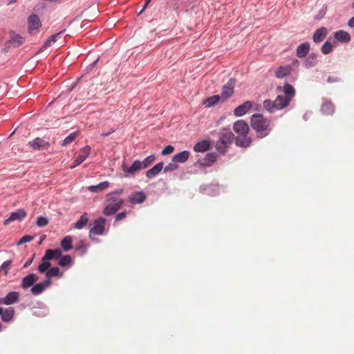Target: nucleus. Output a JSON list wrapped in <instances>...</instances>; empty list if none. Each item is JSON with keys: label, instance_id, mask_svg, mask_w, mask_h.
Instances as JSON below:
<instances>
[{"label": "nucleus", "instance_id": "f257e3e1", "mask_svg": "<svg viewBox=\"0 0 354 354\" xmlns=\"http://www.w3.org/2000/svg\"><path fill=\"white\" fill-rule=\"evenodd\" d=\"M283 91L284 95H278L274 100H266L263 101V106L268 112L274 113L276 111L286 108L290 104L295 94L293 86L289 84H285Z\"/></svg>", "mask_w": 354, "mask_h": 354}, {"label": "nucleus", "instance_id": "f03ea898", "mask_svg": "<svg viewBox=\"0 0 354 354\" xmlns=\"http://www.w3.org/2000/svg\"><path fill=\"white\" fill-rule=\"evenodd\" d=\"M250 125L259 138L266 137L272 131L270 119L264 117L262 114L252 115L250 119Z\"/></svg>", "mask_w": 354, "mask_h": 354}, {"label": "nucleus", "instance_id": "7ed1b4c3", "mask_svg": "<svg viewBox=\"0 0 354 354\" xmlns=\"http://www.w3.org/2000/svg\"><path fill=\"white\" fill-rule=\"evenodd\" d=\"M105 207L103 214L111 216L115 214L123 205L124 200L120 197L114 196L113 194H107L104 201Z\"/></svg>", "mask_w": 354, "mask_h": 354}, {"label": "nucleus", "instance_id": "20e7f679", "mask_svg": "<svg viewBox=\"0 0 354 354\" xmlns=\"http://www.w3.org/2000/svg\"><path fill=\"white\" fill-rule=\"evenodd\" d=\"M234 140V134L227 129H223L219 136V138L216 143V150L220 153H224L226 148Z\"/></svg>", "mask_w": 354, "mask_h": 354}, {"label": "nucleus", "instance_id": "39448f33", "mask_svg": "<svg viewBox=\"0 0 354 354\" xmlns=\"http://www.w3.org/2000/svg\"><path fill=\"white\" fill-rule=\"evenodd\" d=\"M28 145L35 151L48 149L49 147V142L44 138H35L28 142Z\"/></svg>", "mask_w": 354, "mask_h": 354}, {"label": "nucleus", "instance_id": "423d86ee", "mask_svg": "<svg viewBox=\"0 0 354 354\" xmlns=\"http://www.w3.org/2000/svg\"><path fill=\"white\" fill-rule=\"evenodd\" d=\"M122 169L124 172V176L128 177L129 176H133L139 170L142 169L141 167L140 160H135L131 166L129 167L126 165V163L123 162L122 165Z\"/></svg>", "mask_w": 354, "mask_h": 354}, {"label": "nucleus", "instance_id": "0eeeda50", "mask_svg": "<svg viewBox=\"0 0 354 354\" xmlns=\"http://www.w3.org/2000/svg\"><path fill=\"white\" fill-rule=\"evenodd\" d=\"M235 85V80L233 79H230L228 82L223 86L221 97L222 98V102H224L234 93V88Z\"/></svg>", "mask_w": 354, "mask_h": 354}, {"label": "nucleus", "instance_id": "6e6552de", "mask_svg": "<svg viewBox=\"0 0 354 354\" xmlns=\"http://www.w3.org/2000/svg\"><path fill=\"white\" fill-rule=\"evenodd\" d=\"M233 129L239 136H246L249 131V126L244 120H238L234 123Z\"/></svg>", "mask_w": 354, "mask_h": 354}, {"label": "nucleus", "instance_id": "1a4fd4ad", "mask_svg": "<svg viewBox=\"0 0 354 354\" xmlns=\"http://www.w3.org/2000/svg\"><path fill=\"white\" fill-rule=\"evenodd\" d=\"M146 194L142 192H134L128 197V201L132 205L141 204L145 201Z\"/></svg>", "mask_w": 354, "mask_h": 354}, {"label": "nucleus", "instance_id": "9d476101", "mask_svg": "<svg viewBox=\"0 0 354 354\" xmlns=\"http://www.w3.org/2000/svg\"><path fill=\"white\" fill-rule=\"evenodd\" d=\"M105 219L102 217L97 218L93 223V227L91 229L90 233L97 235H101L104 230Z\"/></svg>", "mask_w": 354, "mask_h": 354}, {"label": "nucleus", "instance_id": "9b49d317", "mask_svg": "<svg viewBox=\"0 0 354 354\" xmlns=\"http://www.w3.org/2000/svg\"><path fill=\"white\" fill-rule=\"evenodd\" d=\"M26 216L27 213L24 209H19L10 214L9 218L5 220L4 225H7L12 221L22 220Z\"/></svg>", "mask_w": 354, "mask_h": 354}, {"label": "nucleus", "instance_id": "f8f14e48", "mask_svg": "<svg viewBox=\"0 0 354 354\" xmlns=\"http://www.w3.org/2000/svg\"><path fill=\"white\" fill-rule=\"evenodd\" d=\"M51 280H45L43 282L35 284L30 291L33 295H39L42 293L46 288L51 285Z\"/></svg>", "mask_w": 354, "mask_h": 354}, {"label": "nucleus", "instance_id": "ddd939ff", "mask_svg": "<svg viewBox=\"0 0 354 354\" xmlns=\"http://www.w3.org/2000/svg\"><path fill=\"white\" fill-rule=\"evenodd\" d=\"M39 277L34 273H31L24 277L21 280V287L23 289H27L32 287L34 283L37 281Z\"/></svg>", "mask_w": 354, "mask_h": 354}, {"label": "nucleus", "instance_id": "4468645a", "mask_svg": "<svg viewBox=\"0 0 354 354\" xmlns=\"http://www.w3.org/2000/svg\"><path fill=\"white\" fill-rule=\"evenodd\" d=\"M252 105L253 104L251 101H246L235 108L234 110V114L237 117L242 116L248 112V111L252 107Z\"/></svg>", "mask_w": 354, "mask_h": 354}, {"label": "nucleus", "instance_id": "2eb2a0df", "mask_svg": "<svg viewBox=\"0 0 354 354\" xmlns=\"http://www.w3.org/2000/svg\"><path fill=\"white\" fill-rule=\"evenodd\" d=\"M327 35V29L325 27L318 28L313 35V41L315 43H320L322 41Z\"/></svg>", "mask_w": 354, "mask_h": 354}, {"label": "nucleus", "instance_id": "dca6fc26", "mask_svg": "<svg viewBox=\"0 0 354 354\" xmlns=\"http://www.w3.org/2000/svg\"><path fill=\"white\" fill-rule=\"evenodd\" d=\"M110 186L109 181H104L96 185H91L87 187V189L93 193L102 192L108 189Z\"/></svg>", "mask_w": 354, "mask_h": 354}, {"label": "nucleus", "instance_id": "f3484780", "mask_svg": "<svg viewBox=\"0 0 354 354\" xmlns=\"http://www.w3.org/2000/svg\"><path fill=\"white\" fill-rule=\"evenodd\" d=\"M44 255L46 260L59 259L62 256V252L58 248L55 250L48 249L46 251Z\"/></svg>", "mask_w": 354, "mask_h": 354}, {"label": "nucleus", "instance_id": "a211bd4d", "mask_svg": "<svg viewBox=\"0 0 354 354\" xmlns=\"http://www.w3.org/2000/svg\"><path fill=\"white\" fill-rule=\"evenodd\" d=\"M41 26V21L36 15H30L28 18V28L30 31L38 29Z\"/></svg>", "mask_w": 354, "mask_h": 354}, {"label": "nucleus", "instance_id": "6ab92c4d", "mask_svg": "<svg viewBox=\"0 0 354 354\" xmlns=\"http://www.w3.org/2000/svg\"><path fill=\"white\" fill-rule=\"evenodd\" d=\"M310 50V44L308 42L301 44L297 48V56L303 58L307 55Z\"/></svg>", "mask_w": 354, "mask_h": 354}, {"label": "nucleus", "instance_id": "aec40b11", "mask_svg": "<svg viewBox=\"0 0 354 354\" xmlns=\"http://www.w3.org/2000/svg\"><path fill=\"white\" fill-rule=\"evenodd\" d=\"M163 162H158L155 166H153L151 169H149L146 173V176L148 178H152L156 175H158L163 169Z\"/></svg>", "mask_w": 354, "mask_h": 354}, {"label": "nucleus", "instance_id": "412c9836", "mask_svg": "<svg viewBox=\"0 0 354 354\" xmlns=\"http://www.w3.org/2000/svg\"><path fill=\"white\" fill-rule=\"evenodd\" d=\"M335 38L339 42L347 43L351 40V36L348 32L344 30H339L334 33Z\"/></svg>", "mask_w": 354, "mask_h": 354}, {"label": "nucleus", "instance_id": "4be33fe9", "mask_svg": "<svg viewBox=\"0 0 354 354\" xmlns=\"http://www.w3.org/2000/svg\"><path fill=\"white\" fill-rule=\"evenodd\" d=\"M210 142L207 140H203L198 142L194 147V150L196 152H205L209 150Z\"/></svg>", "mask_w": 354, "mask_h": 354}, {"label": "nucleus", "instance_id": "5701e85b", "mask_svg": "<svg viewBox=\"0 0 354 354\" xmlns=\"http://www.w3.org/2000/svg\"><path fill=\"white\" fill-rule=\"evenodd\" d=\"M235 142L237 146L247 147L251 144L252 140L246 136H239L236 138Z\"/></svg>", "mask_w": 354, "mask_h": 354}, {"label": "nucleus", "instance_id": "b1692460", "mask_svg": "<svg viewBox=\"0 0 354 354\" xmlns=\"http://www.w3.org/2000/svg\"><path fill=\"white\" fill-rule=\"evenodd\" d=\"M14 315H15V310L13 308L10 307V308L5 309L4 310H3L2 314L1 316V319L3 322H8L12 319Z\"/></svg>", "mask_w": 354, "mask_h": 354}, {"label": "nucleus", "instance_id": "393cba45", "mask_svg": "<svg viewBox=\"0 0 354 354\" xmlns=\"http://www.w3.org/2000/svg\"><path fill=\"white\" fill-rule=\"evenodd\" d=\"M189 156V152L188 151H181L177 154H176L173 158L172 160L174 162H180L183 163L187 160Z\"/></svg>", "mask_w": 354, "mask_h": 354}, {"label": "nucleus", "instance_id": "a878e982", "mask_svg": "<svg viewBox=\"0 0 354 354\" xmlns=\"http://www.w3.org/2000/svg\"><path fill=\"white\" fill-rule=\"evenodd\" d=\"M19 297V293L16 291L10 292L5 297L6 305H11L16 303Z\"/></svg>", "mask_w": 354, "mask_h": 354}, {"label": "nucleus", "instance_id": "bb28decb", "mask_svg": "<svg viewBox=\"0 0 354 354\" xmlns=\"http://www.w3.org/2000/svg\"><path fill=\"white\" fill-rule=\"evenodd\" d=\"M91 152V147L89 146H85L79 151V153L76 158L80 162H83L86 158L88 156Z\"/></svg>", "mask_w": 354, "mask_h": 354}, {"label": "nucleus", "instance_id": "cd10ccee", "mask_svg": "<svg viewBox=\"0 0 354 354\" xmlns=\"http://www.w3.org/2000/svg\"><path fill=\"white\" fill-rule=\"evenodd\" d=\"M321 110L325 115H332L335 111L334 104L331 102H325L323 103Z\"/></svg>", "mask_w": 354, "mask_h": 354}, {"label": "nucleus", "instance_id": "c85d7f7f", "mask_svg": "<svg viewBox=\"0 0 354 354\" xmlns=\"http://www.w3.org/2000/svg\"><path fill=\"white\" fill-rule=\"evenodd\" d=\"M291 71L290 66H279L275 73V75L277 78H283L288 75Z\"/></svg>", "mask_w": 354, "mask_h": 354}, {"label": "nucleus", "instance_id": "c756f323", "mask_svg": "<svg viewBox=\"0 0 354 354\" xmlns=\"http://www.w3.org/2000/svg\"><path fill=\"white\" fill-rule=\"evenodd\" d=\"M220 102H223L221 95H215L208 97L205 100V104L207 107H210L212 106H214V105L218 104Z\"/></svg>", "mask_w": 354, "mask_h": 354}, {"label": "nucleus", "instance_id": "7c9ffc66", "mask_svg": "<svg viewBox=\"0 0 354 354\" xmlns=\"http://www.w3.org/2000/svg\"><path fill=\"white\" fill-rule=\"evenodd\" d=\"M62 274L59 272V269L58 267H53L50 269H49L46 272V280H51V278L52 277H62Z\"/></svg>", "mask_w": 354, "mask_h": 354}, {"label": "nucleus", "instance_id": "2f4dec72", "mask_svg": "<svg viewBox=\"0 0 354 354\" xmlns=\"http://www.w3.org/2000/svg\"><path fill=\"white\" fill-rule=\"evenodd\" d=\"M88 221V217L86 213L83 214L79 220L74 224V227L77 229H82L86 226Z\"/></svg>", "mask_w": 354, "mask_h": 354}, {"label": "nucleus", "instance_id": "473e14b6", "mask_svg": "<svg viewBox=\"0 0 354 354\" xmlns=\"http://www.w3.org/2000/svg\"><path fill=\"white\" fill-rule=\"evenodd\" d=\"M24 41V38L19 35H13L9 40V43L12 44L14 47H18Z\"/></svg>", "mask_w": 354, "mask_h": 354}, {"label": "nucleus", "instance_id": "72a5a7b5", "mask_svg": "<svg viewBox=\"0 0 354 354\" xmlns=\"http://www.w3.org/2000/svg\"><path fill=\"white\" fill-rule=\"evenodd\" d=\"M50 260H46L45 259V255L42 257L41 259V263L38 266V271L40 272V273H44V272H46L51 264L49 262Z\"/></svg>", "mask_w": 354, "mask_h": 354}, {"label": "nucleus", "instance_id": "f704fd0d", "mask_svg": "<svg viewBox=\"0 0 354 354\" xmlns=\"http://www.w3.org/2000/svg\"><path fill=\"white\" fill-rule=\"evenodd\" d=\"M72 238L70 236H65L61 241V246L64 251H68L72 248Z\"/></svg>", "mask_w": 354, "mask_h": 354}, {"label": "nucleus", "instance_id": "c9c22d12", "mask_svg": "<svg viewBox=\"0 0 354 354\" xmlns=\"http://www.w3.org/2000/svg\"><path fill=\"white\" fill-rule=\"evenodd\" d=\"M63 31H60L59 32H57L56 34H54L51 35L44 43L43 47L41 48V50L44 48H47L50 46L53 43H55L57 38L60 37V35L62 34Z\"/></svg>", "mask_w": 354, "mask_h": 354}, {"label": "nucleus", "instance_id": "e433bc0d", "mask_svg": "<svg viewBox=\"0 0 354 354\" xmlns=\"http://www.w3.org/2000/svg\"><path fill=\"white\" fill-rule=\"evenodd\" d=\"M217 156L214 153H207L204 158L203 165L205 166H210L213 162L216 160Z\"/></svg>", "mask_w": 354, "mask_h": 354}, {"label": "nucleus", "instance_id": "4c0bfd02", "mask_svg": "<svg viewBox=\"0 0 354 354\" xmlns=\"http://www.w3.org/2000/svg\"><path fill=\"white\" fill-rule=\"evenodd\" d=\"M72 263V259L70 255L62 256L59 259L58 264L62 267H67Z\"/></svg>", "mask_w": 354, "mask_h": 354}, {"label": "nucleus", "instance_id": "58836bf2", "mask_svg": "<svg viewBox=\"0 0 354 354\" xmlns=\"http://www.w3.org/2000/svg\"><path fill=\"white\" fill-rule=\"evenodd\" d=\"M333 47H334V46L333 45V44L330 41H326L322 45L321 51L324 55H328L333 50Z\"/></svg>", "mask_w": 354, "mask_h": 354}, {"label": "nucleus", "instance_id": "ea45409f", "mask_svg": "<svg viewBox=\"0 0 354 354\" xmlns=\"http://www.w3.org/2000/svg\"><path fill=\"white\" fill-rule=\"evenodd\" d=\"M154 160L155 156L150 155L147 156L146 158H145L142 161H140L142 169L147 168Z\"/></svg>", "mask_w": 354, "mask_h": 354}, {"label": "nucleus", "instance_id": "a19ab883", "mask_svg": "<svg viewBox=\"0 0 354 354\" xmlns=\"http://www.w3.org/2000/svg\"><path fill=\"white\" fill-rule=\"evenodd\" d=\"M78 136L77 132H73L68 136L64 140L62 144V146H66L67 145L71 143Z\"/></svg>", "mask_w": 354, "mask_h": 354}, {"label": "nucleus", "instance_id": "79ce46f5", "mask_svg": "<svg viewBox=\"0 0 354 354\" xmlns=\"http://www.w3.org/2000/svg\"><path fill=\"white\" fill-rule=\"evenodd\" d=\"M48 223V220L46 217L39 216L37 219L36 224L39 227H44Z\"/></svg>", "mask_w": 354, "mask_h": 354}, {"label": "nucleus", "instance_id": "37998d69", "mask_svg": "<svg viewBox=\"0 0 354 354\" xmlns=\"http://www.w3.org/2000/svg\"><path fill=\"white\" fill-rule=\"evenodd\" d=\"M34 237L30 235L24 236L17 243V245H21L25 243L30 242L32 241Z\"/></svg>", "mask_w": 354, "mask_h": 354}, {"label": "nucleus", "instance_id": "c03bdc74", "mask_svg": "<svg viewBox=\"0 0 354 354\" xmlns=\"http://www.w3.org/2000/svg\"><path fill=\"white\" fill-rule=\"evenodd\" d=\"M178 165L174 163H169L164 168V172L171 171L178 169Z\"/></svg>", "mask_w": 354, "mask_h": 354}, {"label": "nucleus", "instance_id": "a18cd8bd", "mask_svg": "<svg viewBox=\"0 0 354 354\" xmlns=\"http://www.w3.org/2000/svg\"><path fill=\"white\" fill-rule=\"evenodd\" d=\"M12 263V261L11 260H8V261H4L2 265L0 266V268H1V270H4V274L5 275H7L8 274V271L6 270L8 267H9Z\"/></svg>", "mask_w": 354, "mask_h": 354}, {"label": "nucleus", "instance_id": "49530a36", "mask_svg": "<svg viewBox=\"0 0 354 354\" xmlns=\"http://www.w3.org/2000/svg\"><path fill=\"white\" fill-rule=\"evenodd\" d=\"M174 150V147L171 145L167 146L162 151V154L165 156L171 153Z\"/></svg>", "mask_w": 354, "mask_h": 354}, {"label": "nucleus", "instance_id": "de8ad7c7", "mask_svg": "<svg viewBox=\"0 0 354 354\" xmlns=\"http://www.w3.org/2000/svg\"><path fill=\"white\" fill-rule=\"evenodd\" d=\"M123 192H124V189L120 188V189H115V190L110 192L109 194H113L114 196L120 197V195H121Z\"/></svg>", "mask_w": 354, "mask_h": 354}, {"label": "nucleus", "instance_id": "09e8293b", "mask_svg": "<svg viewBox=\"0 0 354 354\" xmlns=\"http://www.w3.org/2000/svg\"><path fill=\"white\" fill-rule=\"evenodd\" d=\"M126 216H127V213L125 212H120L116 215L115 221H121L123 218H124Z\"/></svg>", "mask_w": 354, "mask_h": 354}, {"label": "nucleus", "instance_id": "8fccbe9b", "mask_svg": "<svg viewBox=\"0 0 354 354\" xmlns=\"http://www.w3.org/2000/svg\"><path fill=\"white\" fill-rule=\"evenodd\" d=\"M81 163H82V162H80L79 160L75 158L74 162H73V164L71 165V168L73 169V168L76 167L77 166L80 165Z\"/></svg>", "mask_w": 354, "mask_h": 354}, {"label": "nucleus", "instance_id": "3c124183", "mask_svg": "<svg viewBox=\"0 0 354 354\" xmlns=\"http://www.w3.org/2000/svg\"><path fill=\"white\" fill-rule=\"evenodd\" d=\"M34 257H35V254L32 255V258H30V259H28L24 265V268H28L32 262L33 261V259H34Z\"/></svg>", "mask_w": 354, "mask_h": 354}, {"label": "nucleus", "instance_id": "603ef678", "mask_svg": "<svg viewBox=\"0 0 354 354\" xmlns=\"http://www.w3.org/2000/svg\"><path fill=\"white\" fill-rule=\"evenodd\" d=\"M115 129H112L111 131H108V132H104L101 134L102 136L103 137H106V136H108L109 135H111V133H113V132H115Z\"/></svg>", "mask_w": 354, "mask_h": 354}, {"label": "nucleus", "instance_id": "864d4df0", "mask_svg": "<svg viewBox=\"0 0 354 354\" xmlns=\"http://www.w3.org/2000/svg\"><path fill=\"white\" fill-rule=\"evenodd\" d=\"M348 26L351 28H354V17H353L348 20Z\"/></svg>", "mask_w": 354, "mask_h": 354}, {"label": "nucleus", "instance_id": "5fc2aeb1", "mask_svg": "<svg viewBox=\"0 0 354 354\" xmlns=\"http://www.w3.org/2000/svg\"><path fill=\"white\" fill-rule=\"evenodd\" d=\"M150 1H151V0H145V6H144L143 8L142 9V10L140 11V14H141L144 11V10L147 7V6L150 3Z\"/></svg>", "mask_w": 354, "mask_h": 354}, {"label": "nucleus", "instance_id": "6e6d98bb", "mask_svg": "<svg viewBox=\"0 0 354 354\" xmlns=\"http://www.w3.org/2000/svg\"><path fill=\"white\" fill-rule=\"evenodd\" d=\"M0 304H5L6 305V300L4 298H0Z\"/></svg>", "mask_w": 354, "mask_h": 354}, {"label": "nucleus", "instance_id": "4d7b16f0", "mask_svg": "<svg viewBox=\"0 0 354 354\" xmlns=\"http://www.w3.org/2000/svg\"><path fill=\"white\" fill-rule=\"evenodd\" d=\"M15 2H16V0H12V1H10L8 4L10 5L11 3H15Z\"/></svg>", "mask_w": 354, "mask_h": 354}, {"label": "nucleus", "instance_id": "13d9d810", "mask_svg": "<svg viewBox=\"0 0 354 354\" xmlns=\"http://www.w3.org/2000/svg\"><path fill=\"white\" fill-rule=\"evenodd\" d=\"M2 310H3V308L0 307V315H1V314H2Z\"/></svg>", "mask_w": 354, "mask_h": 354}, {"label": "nucleus", "instance_id": "bf43d9fd", "mask_svg": "<svg viewBox=\"0 0 354 354\" xmlns=\"http://www.w3.org/2000/svg\"><path fill=\"white\" fill-rule=\"evenodd\" d=\"M328 82H331V81H332V79H331L330 77H328Z\"/></svg>", "mask_w": 354, "mask_h": 354}, {"label": "nucleus", "instance_id": "052dcab7", "mask_svg": "<svg viewBox=\"0 0 354 354\" xmlns=\"http://www.w3.org/2000/svg\"><path fill=\"white\" fill-rule=\"evenodd\" d=\"M353 8H354V1H353Z\"/></svg>", "mask_w": 354, "mask_h": 354}]
</instances>
